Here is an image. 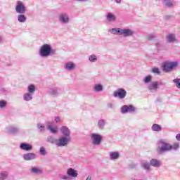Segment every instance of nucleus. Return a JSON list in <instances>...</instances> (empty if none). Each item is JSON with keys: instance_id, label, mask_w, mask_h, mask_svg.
Masks as SVG:
<instances>
[{"instance_id": "1", "label": "nucleus", "mask_w": 180, "mask_h": 180, "mask_svg": "<svg viewBox=\"0 0 180 180\" xmlns=\"http://www.w3.org/2000/svg\"><path fill=\"white\" fill-rule=\"evenodd\" d=\"M158 149L157 151L159 154H162V153H167V151H178L179 150L180 143L179 142H175L173 144L168 143L167 139H160L157 142Z\"/></svg>"}, {"instance_id": "2", "label": "nucleus", "mask_w": 180, "mask_h": 180, "mask_svg": "<svg viewBox=\"0 0 180 180\" xmlns=\"http://www.w3.org/2000/svg\"><path fill=\"white\" fill-rule=\"evenodd\" d=\"M39 56L41 57H49L50 56H56V51L53 49L51 45L45 44L42 45L39 49Z\"/></svg>"}, {"instance_id": "3", "label": "nucleus", "mask_w": 180, "mask_h": 180, "mask_svg": "<svg viewBox=\"0 0 180 180\" xmlns=\"http://www.w3.org/2000/svg\"><path fill=\"white\" fill-rule=\"evenodd\" d=\"M179 64V61H166L162 65V70L165 72H171L172 70L176 68L178 65Z\"/></svg>"}, {"instance_id": "4", "label": "nucleus", "mask_w": 180, "mask_h": 180, "mask_svg": "<svg viewBox=\"0 0 180 180\" xmlns=\"http://www.w3.org/2000/svg\"><path fill=\"white\" fill-rule=\"evenodd\" d=\"M90 139L93 146H101L103 140L102 135L96 133L91 134Z\"/></svg>"}, {"instance_id": "5", "label": "nucleus", "mask_w": 180, "mask_h": 180, "mask_svg": "<svg viewBox=\"0 0 180 180\" xmlns=\"http://www.w3.org/2000/svg\"><path fill=\"white\" fill-rule=\"evenodd\" d=\"M136 110V108L133 105H124L122 106L120 109V112L123 115L126 113H134Z\"/></svg>"}, {"instance_id": "6", "label": "nucleus", "mask_w": 180, "mask_h": 180, "mask_svg": "<svg viewBox=\"0 0 180 180\" xmlns=\"http://www.w3.org/2000/svg\"><path fill=\"white\" fill-rule=\"evenodd\" d=\"M58 20L62 25H68L70 23V15L67 13H60L58 15Z\"/></svg>"}, {"instance_id": "7", "label": "nucleus", "mask_w": 180, "mask_h": 180, "mask_svg": "<svg viewBox=\"0 0 180 180\" xmlns=\"http://www.w3.org/2000/svg\"><path fill=\"white\" fill-rule=\"evenodd\" d=\"M127 95V91L124 89H117L115 91L113 92L114 98H119V99H124Z\"/></svg>"}, {"instance_id": "8", "label": "nucleus", "mask_w": 180, "mask_h": 180, "mask_svg": "<svg viewBox=\"0 0 180 180\" xmlns=\"http://www.w3.org/2000/svg\"><path fill=\"white\" fill-rule=\"evenodd\" d=\"M70 141H71V139L62 136L57 139L56 146L57 147H65L66 146H68Z\"/></svg>"}, {"instance_id": "9", "label": "nucleus", "mask_w": 180, "mask_h": 180, "mask_svg": "<svg viewBox=\"0 0 180 180\" xmlns=\"http://www.w3.org/2000/svg\"><path fill=\"white\" fill-rule=\"evenodd\" d=\"M15 12L16 13H26V6L23 2L18 1L15 5Z\"/></svg>"}, {"instance_id": "10", "label": "nucleus", "mask_w": 180, "mask_h": 180, "mask_svg": "<svg viewBox=\"0 0 180 180\" xmlns=\"http://www.w3.org/2000/svg\"><path fill=\"white\" fill-rule=\"evenodd\" d=\"M6 132L9 134H18L20 131V128L16 126L11 125L6 128Z\"/></svg>"}, {"instance_id": "11", "label": "nucleus", "mask_w": 180, "mask_h": 180, "mask_svg": "<svg viewBox=\"0 0 180 180\" xmlns=\"http://www.w3.org/2000/svg\"><path fill=\"white\" fill-rule=\"evenodd\" d=\"M24 161H33L37 158V155L33 153H27L22 155Z\"/></svg>"}, {"instance_id": "12", "label": "nucleus", "mask_w": 180, "mask_h": 180, "mask_svg": "<svg viewBox=\"0 0 180 180\" xmlns=\"http://www.w3.org/2000/svg\"><path fill=\"white\" fill-rule=\"evenodd\" d=\"M63 68L65 71H74L77 68V65L74 62L69 61L64 64Z\"/></svg>"}, {"instance_id": "13", "label": "nucleus", "mask_w": 180, "mask_h": 180, "mask_svg": "<svg viewBox=\"0 0 180 180\" xmlns=\"http://www.w3.org/2000/svg\"><path fill=\"white\" fill-rule=\"evenodd\" d=\"M60 133L63 135V137L71 139V131L65 126H63L60 128Z\"/></svg>"}, {"instance_id": "14", "label": "nucleus", "mask_w": 180, "mask_h": 180, "mask_svg": "<svg viewBox=\"0 0 180 180\" xmlns=\"http://www.w3.org/2000/svg\"><path fill=\"white\" fill-rule=\"evenodd\" d=\"M135 33L136 32H134V30L130 28H124L122 29V32L121 36H123V37H131L134 36Z\"/></svg>"}, {"instance_id": "15", "label": "nucleus", "mask_w": 180, "mask_h": 180, "mask_svg": "<svg viewBox=\"0 0 180 180\" xmlns=\"http://www.w3.org/2000/svg\"><path fill=\"white\" fill-rule=\"evenodd\" d=\"M48 95L52 96L53 98H56L60 95V89L56 87H51L47 91Z\"/></svg>"}, {"instance_id": "16", "label": "nucleus", "mask_w": 180, "mask_h": 180, "mask_svg": "<svg viewBox=\"0 0 180 180\" xmlns=\"http://www.w3.org/2000/svg\"><path fill=\"white\" fill-rule=\"evenodd\" d=\"M159 85L160 84H158V82H153L148 86V89L149 91L154 94L158 91Z\"/></svg>"}, {"instance_id": "17", "label": "nucleus", "mask_w": 180, "mask_h": 180, "mask_svg": "<svg viewBox=\"0 0 180 180\" xmlns=\"http://www.w3.org/2000/svg\"><path fill=\"white\" fill-rule=\"evenodd\" d=\"M19 148H20V150H23L24 151H32L33 150V146L28 143H21Z\"/></svg>"}, {"instance_id": "18", "label": "nucleus", "mask_w": 180, "mask_h": 180, "mask_svg": "<svg viewBox=\"0 0 180 180\" xmlns=\"http://www.w3.org/2000/svg\"><path fill=\"white\" fill-rule=\"evenodd\" d=\"M140 167L141 169H143L144 171H147V172L150 171V168H151L150 162L147 160H142L140 162Z\"/></svg>"}, {"instance_id": "19", "label": "nucleus", "mask_w": 180, "mask_h": 180, "mask_svg": "<svg viewBox=\"0 0 180 180\" xmlns=\"http://www.w3.org/2000/svg\"><path fill=\"white\" fill-rule=\"evenodd\" d=\"M67 175H69L70 178L75 179L78 176V171L75 170L74 168H69L67 170Z\"/></svg>"}, {"instance_id": "20", "label": "nucleus", "mask_w": 180, "mask_h": 180, "mask_svg": "<svg viewBox=\"0 0 180 180\" xmlns=\"http://www.w3.org/2000/svg\"><path fill=\"white\" fill-rule=\"evenodd\" d=\"M150 167H153V168H160L161 167V160L155 158H152L150 160Z\"/></svg>"}, {"instance_id": "21", "label": "nucleus", "mask_w": 180, "mask_h": 180, "mask_svg": "<svg viewBox=\"0 0 180 180\" xmlns=\"http://www.w3.org/2000/svg\"><path fill=\"white\" fill-rule=\"evenodd\" d=\"M109 157L111 161H116V160L120 158V153L117 151H112L109 153Z\"/></svg>"}, {"instance_id": "22", "label": "nucleus", "mask_w": 180, "mask_h": 180, "mask_svg": "<svg viewBox=\"0 0 180 180\" xmlns=\"http://www.w3.org/2000/svg\"><path fill=\"white\" fill-rule=\"evenodd\" d=\"M17 20L19 23H26L27 17L25 15V13H18L17 15Z\"/></svg>"}, {"instance_id": "23", "label": "nucleus", "mask_w": 180, "mask_h": 180, "mask_svg": "<svg viewBox=\"0 0 180 180\" xmlns=\"http://www.w3.org/2000/svg\"><path fill=\"white\" fill-rule=\"evenodd\" d=\"M33 95L32 93H28L27 91L23 94L22 99L25 102H31L33 101Z\"/></svg>"}, {"instance_id": "24", "label": "nucleus", "mask_w": 180, "mask_h": 180, "mask_svg": "<svg viewBox=\"0 0 180 180\" xmlns=\"http://www.w3.org/2000/svg\"><path fill=\"white\" fill-rule=\"evenodd\" d=\"M47 130H49L52 134H57L58 128L57 127H53L51 122H48L46 126Z\"/></svg>"}, {"instance_id": "25", "label": "nucleus", "mask_w": 180, "mask_h": 180, "mask_svg": "<svg viewBox=\"0 0 180 180\" xmlns=\"http://www.w3.org/2000/svg\"><path fill=\"white\" fill-rule=\"evenodd\" d=\"M30 172L31 174H35L36 175H41V174H43V169L37 167H32L30 169Z\"/></svg>"}, {"instance_id": "26", "label": "nucleus", "mask_w": 180, "mask_h": 180, "mask_svg": "<svg viewBox=\"0 0 180 180\" xmlns=\"http://www.w3.org/2000/svg\"><path fill=\"white\" fill-rule=\"evenodd\" d=\"M123 29L122 28H112L108 30L111 34H115V35H120L122 36V32Z\"/></svg>"}, {"instance_id": "27", "label": "nucleus", "mask_w": 180, "mask_h": 180, "mask_svg": "<svg viewBox=\"0 0 180 180\" xmlns=\"http://www.w3.org/2000/svg\"><path fill=\"white\" fill-rule=\"evenodd\" d=\"M166 39L167 43H175L176 42V37L175 36V34H169L166 37Z\"/></svg>"}, {"instance_id": "28", "label": "nucleus", "mask_w": 180, "mask_h": 180, "mask_svg": "<svg viewBox=\"0 0 180 180\" xmlns=\"http://www.w3.org/2000/svg\"><path fill=\"white\" fill-rule=\"evenodd\" d=\"M97 126L100 130H103L105 129V126H106V121L105 120L101 119L98 120L97 122Z\"/></svg>"}, {"instance_id": "29", "label": "nucleus", "mask_w": 180, "mask_h": 180, "mask_svg": "<svg viewBox=\"0 0 180 180\" xmlns=\"http://www.w3.org/2000/svg\"><path fill=\"white\" fill-rule=\"evenodd\" d=\"M152 131H156L157 133H160V131H162V127L158 124H153L151 127Z\"/></svg>"}, {"instance_id": "30", "label": "nucleus", "mask_w": 180, "mask_h": 180, "mask_svg": "<svg viewBox=\"0 0 180 180\" xmlns=\"http://www.w3.org/2000/svg\"><path fill=\"white\" fill-rule=\"evenodd\" d=\"M106 20L108 22H115L116 20V16L112 13H108L106 15Z\"/></svg>"}, {"instance_id": "31", "label": "nucleus", "mask_w": 180, "mask_h": 180, "mask_svg": "<svg viewBox=\"0 0 180 180\" xmlns=\"http://www.w3.org/2000/svg\"><path fill=\"white\" fill-rule=\"evenodd\" d=\"M93 91H94V92H102V91H103V85L101 84H94Z\"/></svg>"}, {"instance_id": "32", "label": "nucleus", "mask_w": 180, "mask_h": 180, "mask_svg": "<svg viewBox=\"0 0 180 180\" xmlns=\"http://www.w3.org/2000/svg\"><path fill=\"white\" fill-rule=\"evenodd\" d=\"M163 5L166 6V8H174V1L171 0H164Z\"/></svg>"}, {"instance_id": "33", "label": "nucleus", "mask_w": 180, "mask_h": 180, "mask_svg": "<svg viewBox=\"0 0 180 180\" xmlns=\"http://www.w3.org/2000/svg\"><path fill=\"white\" fill-rule=\"evenodd\" d=\"M27 91L29 94L34 95V92H36V86L34 84H30L27 86Z\"/></svg>"}, {"instance_id": "34", "label": "nucleus", "mask_w": 180, "mask_h": 180, "mask_svg": "<svg viewBox=\"0 0 180 180\" xmlns=\"http://www.w3.org/2000/svg\"><path fill=\"white\" fill-rule=\"evenodd\" d=\"M9 176V173L8 172H0V180H6Z\"/></svg>"}, {"instance_id": "35", "label": "nucleus", "mask_w": 180, "mask_h": 180, "mask_svg": "<svg viewBox=\"0 0 180 180\" xmlns=\"http://www.w3.org/2000/svg\"><path fill=\"white\" fill-rule=\"evenodd\" d=\"M89 61L90 63H96V61H98V56L95 54L90 55L89 56Z\"/></svg>"}, {"instance_id": "36", "label": "nucleus", "mask_w": 180, "mask_h": 180, "mask_svg": "<svg viewBox=\"0 0 180 180\" xmlns=\"http://www.w3.org/2000/svg\"><path fill=\"white\" fill-rule=\"evenodd\" d=\"M47 141L51 143V144H56V146H57V139H54V137L51 136L47 137Z\"/></svg>"}, {"instance_id": "37", "label": "nucleus", "mask_w": 180, "mask_h": 180, "mask_svg": "<svg viewBox=\"0 0 180 180\" xmlns=\"http://www.w3.org/2000/svg\"><path fill=\"white\" fill-rule=\"evenodd\" d=\"M150 81H153V77L151 75H148L145 77L143 79L144 84H150Z\"/></svg>"}, {"instance_id": "38", "label": "nucleus", "mask_w": 180, "mask_h": 180, "mask_svg": "<svg viewBox=\"0 0 180 180\" xmlns=\"http://www.w3.org/2000/svg\"><path fill=\"white\" fill-rule=\"evenodd\" d=\"M39 154L43 156L46 155L47 154V150H46V148L41 146L39 148Z\"/></svg>"}, {"instance_id": "39", "label": "nucleus", "mask_w": 180, "mask_h": 180, "mask_svg": "<svg viewBox=\"0 0 180 180\" xmlns=\"http://www.w3.org/2000/svg\"><path fill=\"white\" fill-rule=\"evenodd\" d=\"M60 178L62 180H72V178H71L68 174H61Z\"/></svg>"}, {"instance_id": "40", "label": "nucleus", "mask_w": 180, "mask_h": 180, "mask_svg": "<svg viewBox=\"0 0 180 180\" xmlns=\"http://www.w3.org/2000/svg\"><path fill=\"white\" fill-rule=\"evenodd\" d=\"M173 82L176 84V88L180 89V79L179 78H176L173 80Z\"/></svg>"}, {"instance_id": "41", "label": "nucleus", "mask_w": 180, "mask_h": 180, "mask_svg": "<svg viewBox=\"0 0 180 180\" xmlns=\"http://www.w3.org/2000/svg\"><path fill=\"white\" fill-rule=\"evenodd\" d=\"M152 72L153 74H157L158 75H160V74H161V71H160V69L158 68H152Z\"/></svg>"}, {"instance_id": "42", "label": "nucleus", "mask_w": 180, "mask_h": 180, "mask_svg": "<svg viewBox=\"0 0 180 180\" xmlns=\"http://www.w3.org/2000/svg\"><path fill=\"white\" fill-rule=\"evenodd\" d=\"M6 107V101L2 100L0 101V109H4V108Z\"/></svg>"}, {"instance_id": "43", "label": "nucleus", "mask_w": 180, "mask_h": 180, "mask_svg": "<svg viewBox=\"0 0 180 180\" xmlns=\"http://www.w3.org/2000/svg\"><path fill=\"white\" fill-rule=\"evenodd\" d=\"M155 38V35H154V34H150L146 37L147 40L149 41L154 40Z\"/></svg>"}, {"instance_id": "44", "label": "nucleus", "mask_w": 180, "mask_h": 180, "mask_svg": "<svg viewBox=\"0 0 180 180\" xmlns=\"http://www.w3.org/2000/svg\"><path fill=\"white\" fill-rule=\"evenodd\" d=\"M37 127L40 130V131H44V126L43 125V124H37Z\"/></svg>"}, {"instance_id": "45", "label": "nucleus", "mask_w": 180, "mask_h": 180, "mask_svg": "<svg viewBox=\"0 0 180 180\" xmlns=\"http://www.w3.org/2000/svg\"><path fill=\"white\" fill-rule=\"evenodd\" d=\"M107 108L108 109H113V108H115V104H113V103H108Z\"/></svg>"}, {"instance_id": "46", "label": "nucleus", "mask_w": 180, "mask_h": 180, "mask_svg": "<svg viewBox=\"0 0 180 180\" xmlns=\"http://www.w3.org/2000/svg\"><path fill=\"white\" fill-rule=\"evenodd\" d=\"M56 123H61V117L56 116L54 117Z\"/></svg>"}, {"instance_id": "47", "label": "nucleus", "mask_w": 180, "mask_h": 180, "mask_svg": "<svg viewBox=\"0 0 180 180\" xmlns=\"http://www.w3.org/2000/svg\"><path fill=\"white\" fill-rule=\"evenodd\" d=\"M176 139L177 140V141H180V134H176Z\"/></svg>"}, {"instance_id": "48", "label": "nucleus", "mask_w": 180, "mask_h": 180, "mask_svg": "<svg viewBox=\"0 0 180 180\" xmlns=\"http://www.w3.org/2000/svg\"><path fill=\"white\" fill-rule=\"evenodd\" d=\"M156 47H161V44H160V42H157L156 43Z\"/></svg>"}, {"instance_id": "49", "label": "nucleus", "mask_w": 180, "mask_h": 180, "mask_svg": "<svg viewBox=\"0 0 180 180\" xmlns=\"http://www.w3.org/2000/svg\"><path fill=\"white\" fill-rule=\"evenodd\" d=\"M77 2H86L88 0H76Z\"/></svg>"}, {"instance_id": "50", "label": "nucleus", "mask_w": 180, "mask_h": 180, "mask_svg": "<svg viewBox=\"0 0 180 180\" xmlns=\"http://www.w3.org/2000/svg\"><path fill=\"white\" fill-rule=\"evenodd\" d=\"M130 168L134 169L136 168V165H129Z\"/></svg>"}, {"instance_id": "51", "label": "nucleus", "mask_w": 180, "mask_h": 180, "mask_svg": "<svg viewBox=\"0 0 180 180\" xmlns=\"http://www.w3.org/2000/svg\"><path fill=\"white\" fill-rule=\"evenodd\" d=\"M1 41H4V37H2V36L0 35V42Z\"/></svg>"}]
</instances>
